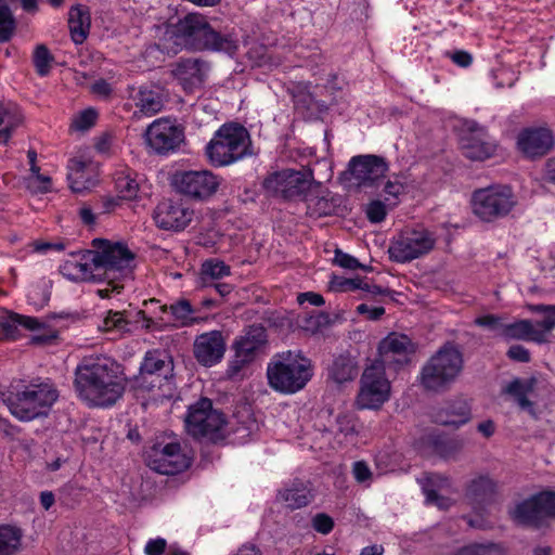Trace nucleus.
<instances>
[{
  "mask_svg": "<svg viewBox=\"0 0 555 555\" xmlns=\"http://www.w3.org/2000/svg\"><path fill=\"white\" fill-rule=\"evenodd\" d=\"M33 63L39 76H47L54 63V56L44 44H38L33 54Z\"/></svg>",
  "mask_w": 555,
  "mask_h": 555,
  "instance_id": "43",
  "label": "nucleus"
},
{
  "mask_svg": "<svg viewBox=\"0 0 555 555\" xmlns=\"http://www.w3.org/2000/svg\"><path fill=\"white\" fill-rule=\"evenodd\" d=\"M91 25L90 14L86 7L76 5L68 12V27L73 41L81 44L88 37Z\"/></svg>",
  "mask_w": 555,
  "mask_h": 555,
  "instance_id": "35",
  "label": "nucleus"
},
{
  "mask_svg": "<svg viewBox=\"0 0 555 555\" xmlns=\"http://www.w3.org/2000/svg\"><path fill=\"white\" fill-rule=\"evenodd\" d=\"M313 175L310 170L284 169L268 175L263 180L262 186L272 196L285 199L302 198L307 191H310L311 186H313Z\"/></svg>",
  "mask_w": 555,
  "mask_h": 555,
  "instance_id": "11",
  "label": "nucleus"
},
{
  "mask_svg": "<svg viewBox=\"0 0 555 555\" xmlns=\"http://www.w3.org/2000/svg\"><path fill=\"white\" fill-rule=\"evenodd\" d=\"M450 479L441 474H428L422 481V489L426 496L427 503L437 505L439 508H447L450 500L439 495V491L450 488Z\"/></svg>",
  "mask_w": 555,
  "mask_h": 555,
  "instance_id": "33",
  "label": "nucleus"
},
{
  "mask_svg": "<svg viewBox=\"0 0 555 555\" xmlns=\"http://www.w3.org/2000/svg\"><path fill=\"white\" fill-rule=\"evenodd\" d=\"M495 489L496 486L491 478L479 476L468 483L465 496L475 508H480L493 501Z\"/></svg>",
  "mask_w": 555,
  "mask_h": 555,
  "instance_id": "32",
  "label": "nucleus"
},
{
  "mask_svg": "<svg viewBox=\"0 0 555 555\" xmlns=\"http://www.w3.org/2000/svg\"><path fill=\"white\" fill-rule=\"evenodd\" d=\"M177 39L185 48L195 51H216L233 55L238 41L232 34H221L198 13H190L178 22L175 29Z\"/></svg>",
  "mask_w": 555,
  "mask_h": 555,
  "instance_id": "2",
  "label": "nucleus"
},
{
  "mask_svg": "<svg viewBox=\"0 0 555 555\" xmlns=\"http://www.w3.org/2000/svg\"><path fill=\"white\" fill-rule=\"evenodd\" d=\"M313 376L312 361L301 350L276 353L268 363L267 377L271 388L292 395L304 389Z\"/></svg>",
  "mask_w": 555,
  "mask_h": 555,
  "instance_id": "3",
  "label": "nucleus"
},
{
  "mask_svg": "<svg viewBox=\"0 0 555 555\" xmlns=\"http://www.w3.org/2000/svg\"><path fill=\"white\" fill-rule=\"evenodd\" d=\"M357 312L361 315H366L371 321H377L385 314L384 307H370L366 304H360L357 307Z\"/></svg>",
  "mask_w": 555,
  "mask_h": 555,
  "instance_id": "61",
  "label": "nucleus"
},
{
  "mask_svg": "<svg viewBox=\"0 0 555 555\" xmlns=\"http://www.w3.org/2000/svg\"><path fill=\"white\" fill-rule=\"evenodd\" d=\"M250 362L251 361L248 358L235 351L233 359L229 362L227 374L230 377H234Z\"/></svg>",
  "mask_w": 555,
  "mask_h": 555,
  "instance_id": "59",
  "label": "nucleus"
},
{
  "mask_svg": "<svg viewBox=\"0 0 555 555\" xmlns=\"http://www.w3.org/2000/svg\"><path fill=\"white\" fill-rule=\"evenodd\" d=\"M456 555H504L499 544H474L461 548Z\"/></svg>",
  "mask_w": 555,
  "mask_h": 555,
  "instance_id": "47",
  "label": "nucleus"
},
{
  "mask_svg": "<svg viewBox=\"0 0 555 555\" xmlns=\"http://www.w3.org/2000/svg\"><path fill=\"white\" fill-rule=\"evenodd\" d=\"M173 364L165 350L147 351L140 366V373L137 377L139 388L151 391L155 388L160 389L168 384L172 376Z\"/></svg>",
  "mask_w": 555,
  "mask_h": 555,
  "instance_id": "14",
  "label": "nucleus"
},
{
  "mask_svg": "<svg viewBox=\"0 0 555 555\" xmlns=\"http://www.w3.org/2000/svg\"><path fill=\"white\" fill-rule=\"evenodd\" d=\"M552 132L546 128H528L522 130L517 140L519 150L528 157L543 156L553 146Z\"/></svg>",
  "mask_w": 555,
  "mask_h": 555,
  "instance_id": "24",
  "label": "nucleus"
},
{
  "mask_svg": "<svg viewBox=\"0 0 555 555\" xmlns=\"http://www.w3.org/2000/svg\"><path fill=\"white\" fill-rule=\"evenodd\" d=\"M35 331L40 327L38 319L25 317L17 313L3 311L0 313V332L11 340H15L21 336V328Z\"/></svg>",
  "mask_w": 555,
  "mask_h": 555,
  "instance_id": "31",
  "label": "nucleus"
},
{
  "mask_svg": "<svg viewBox=\"0 0 555 555\" xmlns=\"http://www.w3.org/2000/svg\"><path fill=\"white\" fill-rule=\"evenodd\" d=\"M333 286L335 289L340 292L356 291L364 288L362 279H337L333 281Z\"/></svg>",
  "mask_w": 555,
  "mask_h": 555,
  "instance_id": "57",
  "label": "nucleus"
},
{
  "mask_svg": "<svg viewBox=\"0 0 555 555\" xmlns=\"http://www.w3.org/2000/svg\"><path fill=\"white\" fill-rule=\"evenodd\" d=\"M159 310L164 313L169 311L173 319L182 326L190 325L195 321L193 314L196 310L188 299H179L170 306H159Z\"/></svg>",
  "mask_w": 555,
  "mask_h": 555,
  "instance_id": "40",
  "label": "nucleus"
},
{
  "mask_svg": "<svg viewBox=\"0 0 555 555\" xmlns=\"http://www.w3.org/2000/svg\"><path fill=\"white\" fill-rule=\"evenodd\" d=\"M67 168V179L69 181L70 189L74 192H82L90 188L92 184L91 162H87L81 158H73L69 160Z\"/></svg>",
  "mask_w": 555,
  "mask_h": 555,
  "instance_id": "34",
  "label": "nucleus"
},
{
  "mask_svg": "<svg viewBox=\"0 0 555 555\" xmlns=\"http://www.w3.org/2000/svg\"><path fill=\"white\" fill-rule=\"evenodd\" d=\"M541 504L540 493L534 494L516 505L513 518L521 525L540 528L546 522Z\"/></svg>",
  "mask_w": 555,
  "mask_h": 555,
  "instance_id": "28",
  "label": "nucleus"
},
{
  "mask_svg": "<svg viewBox=\"0 0 555 555\" xmlns=\"http://www.w3.org/2000/svg\"><path fill=\"white\" fill-rule=\"evenodd\" d=\"M541 313H544L545 318L542 321L534 323V326L542 331L546 336V333L551 332L555 327V311L545 310Z\"/></svg>",
  "mask_w": 555,
  "mask_h": 555,
  "instance_id": "64",
  "label": "nucleus"
},
{
  "mask_svg": "<svg viewBox=\"0 0 555 555\" xmlns=\"http://www.w3.org/2000/svg\"><path fill=\"white\" fill-rule=\"evenodd\" d=\"M382 363H371L360 379V389L356 398L359 410H378L390 398V382L386 377Z\"/></svg>",
  "mask_w": 555,
  "mask_h": 555,
  "instance_id": "9",
  "label": "nucleus"
},
{
  "mask_svg": "<svg viewBox=\"0 0 555 555\" xmlns=\"http://www.w3.org/2000/svg\"><path fill=\"white\" fill-rule=\"evenodd\" d=\"M278 498L287 508L294 511L310 504L313 500V494L308 482L294 479L279 491Z\"/></svg>",
  "mask_w": 555,
  "mask_h": 555,
  "instance_id": "27",
  "label": "nucleus"
},
{
  "mask_svg": "<svg viewBox=\"0 0 555 555\" xmlns=\"http://www.w3.org/2000/svg\"><path fill=\"white\" fill-rule=\"evenodd\" d=\"M415 352L413 341L404 334L390 333L378 346V359L373 363H382L384 370H398L410 361Z\"/></svg>",
  "mask_w": 555,
  "mask_h": 555,
  "instance_id": "17",
  "label": "nucleus"
},
{
  "mask_svg": "<svg viewBox=\"0 0 555 555\" xmlns=\"http://www.w3.org/2000/svg\"><path fill=\"white\" fill-rule=\"evenodd\" d=\"M167 542L163 538L151 539L144 547L145 555H163L166 551Z\"/></svg>",
  "mask_w": 555,
  "mask_h": 555,
  "instance_id": "62",
  "label": "nucleus"
},
{
  "mask_svg": "<svg viewBox=\"0 0 555 555\" xmlns=\"http://www.w3.org/2000/svg\"><path fill=\"white\" fill-rule=\"evenodd\" d=\"M535 380L515 378L505 388V392L517 399L522 396H528L533 391Z\"/></svg>",
  "mask_w": 555,
  "mask_h": 555,
  "instance_id": "49",
  "label": "nucleus"
},
{
  "mask_svg": "<svg viewBox=\"0 0 555 555\" xmlns=\"http://www.w3.org/2000/svg\"><path fill=\"white\" fill-rule=\"evenodd\" d=\"M16 29V21L7 4H0V41L7 42L14 35Z\"/></svg>",
  "mask_w": 555,
  "mask_h": 555,
  "instance_id": "44",
  "label": "nucleus"
},
{
  "mask_svg": "<svg viewBox=\"0 0 555 555\" xmlns=\"http://www.w3.org/2000/svg\"><path fill=\"white\" fill-rule=\"evenodd\" d=\"M172 184L179 193L204 201L217 192L220 178L209 170L178 171L173 176Z\"/></svg>",
  "mask_w": 555,
  "mask_h": 555,
  "instance_id": "15",
  "label": "nucleus"
},
{
  "mask_svg": "<svg viewBox=\"0 0 555 555\" xmlns=\"http://www.w3.org/2000/svg\"><path fill=\"white\" fill-rule=\"evenodd\" d=\"M540 499L542 500V509L545 520L551 518L555 519V492L543 491L540 492Z\"/></svg>",
  "mask_w": 555,
  "mask_h": 555,
  "instance_id": "55",
  "label": "nucleus"
},
{
  "mask_svg": "<svg viewBox=\"0 0 555 555\" xmlns=\"http://www.w3.org/2000/svg\"><path fill=\"white\" fill-rule=\"evenodd\" d=\"M98 114L93 108H87L77 114L70 124V128L78 131H86L94 126Z\"/></svg>",
  "mask_w": 555,
  "mask_h": 555,
  "instance_id": "50",
  "label": "nucleus"
},
{
  "mask_svg": "<svg viewBox=\"0 0 555 555\" xmlns=\"http://www.w3.org/2000/svg\"><path fill=\"white\" fill-rule=\"evenodd\" d=\"M502 338L505 340H525L533 341L537 344H544L547 341L544 333L534 326L531 320H517L508 323L502 327Z\"/></svg>",
  "mask_w": 555,
  "mask_h": 555,
  "instance_id": "29",
  "label": "nucleus"
},
{
  "mask_svg": "<svg viewBox=\"0 0 555 555\" xmlns=\"http://www.w3.org/2000/svg\"><path fill=\"white\" fill-rule=\"evenodd\" d=\"M208 65L199 59H185L177 63L173 75L184 91L191 93L199 89L206 78Z\"/></svg>",
  "mask_w": 555,
  "mask_h": 555,
  "instance_id": "23",
  "label": "nucleus"
},
{
  "mask_svg": "<svg viewBox=\"0 0 555 555\" xmlns=\"http://www.w3.org/2000/svg\"><path fill=\"white\" fill-rule=\"evenodd\" d=\"M59 398V391L52 383H31L23 390L11 395L7 405L13 416L20 421H31L47 415Z\"/></svg>",
  "mask_w": 555,
  "mask_h": 555,
  "instance_id": "6",
  "label": "nucleus"
},
{
  "mask_svg": "<svg viewBox=\"0 0 555 555\" xmlns=\"http://www.w3.org/2000/svg\"><path fill=\"white\" fill-rule=\"evenodd\" d=\"M320 183L313 180V186L304 195L306 214L313 219L330 216L335 212L337 204L330 193H321Z\"/></svg>",
  "mask_w": 555,
  "mask_h": 555,
  "instance_id": "26",
  "label": "nucleus"
},
{
  "mask_svg": "<svg viewBox=\"0 0 555 555\" xmlns=\"http://www.w3.org/2000/svg\"><path fill=\"white\" fill-rule=\"evenodd\" d=\"M94 253L85 250L72 254L60 267V271L66 279L74 282L89 281L99 276L94 266Z\"/></svg>",
  "mask_w": 555,
  "mask_h": 555,
  "instance_id": "22",
  "label": "nucleus"
},
{
  "mask_svg": "<svg viewBox=\"0 0 555 555\" xmlns=\"http://www.w3.org/2000/svg\"><path fill=\"white\" fill-rule=\"evenodd\" d=\"M426 441L437 454L443 457L452 456L463 448L462 441L441 434H428Z\"/></svg>",
  "mask_w": 555,
  "mask_h": 555,
  "instance_id": "39",
  "label": "nucleus"
},
{
  "mask_svg": "<svg viewBox=\"0 0 555 555\" xmlns=\"http://www.w3.org/2000/svg\"><path fill=\"white\" fill-rule=\"evenodd\" d=\"M18 122L8 108L0 105V144H7L10 141Z\"/></svg>",
  "mask_w": 555,
  "mask_h": 555,
  "instance_id": "45",
  "label": "nucleus"
},
{
  "mask_svg": "<svg viewBox=\"0 0 555 555\" xmlns=\"http://www.w3.org/2000/svg\"><path fill=\"white\" fill-rule=\"evenodd\" d=\"M94 266L99 276L104 274L107 279H117L125 275L133 260V254L121 244H111L104 240H94Z\"/></svg>",
  "mask_w": 555,
  "mask_h": 555,
  "instance_id": "12",
  "label": "nucleus"
},
{
  "mask_svg": "<svg viewBox=\"0 0 555 555\" xmlns=\"http://www.w3.org/2000/svg\"><path fill=\"white\" fill-rule=\"evenodd\" d=\"M334 519L326 513H318L311 519L312 528L321 534H328L334 529Z\"/></svg>",
  "mask_w": 555,
  "mask_h": 555,
  "instance_id": "54",
  "label": "nucleus"
},
{
  "mask_svg": "<svg viewBox=\"0 0 555 555\" xmlns=\"http://www.w3.org/2000/svg\"><path fill=\"white\" fill-rule=\"evenodd\" d=\"M388 204L386 202L376 199L372 201L366 208V217L373 223H379L385 220L387 216Z\"/></svg>",
  "mask_w": 555,
  "mask_h": 555,
  "instance_id": "52",
  "label": "nucleus"
},
{
  "mask_svg": "<svg viewBox=\"0 0 555 555\" xmlns=\"http://www.w3.org/2000/svg\"><path fill=\"white\" fill-rule=\"evenodd\" d=\"M334 262L339 267L349 270H356L358 268H361V263L358 261L357 258L341 251L340 249H336Z\"/></svg>",
  "mask_w": 555,
  "mask_h": 555,
  "instance_id": "56",
  "label": "nucleus"
},
{
  "mask_svg": "<svg viewBox=\"0 0 555 555\" xmlns=\"http://www.w3.org/2000/svg\"><path fill=\"white\" fill-rule=\"evenodd\" d=\"M224 425L225 418L223 413L214 409L210 399L201 398L189 406L185 427L191 436L217 440L221 437L220 431Z\"/></svg>",
  "mask_w": 555,
  "mask_h": 555,
  "instance_id": "8",
  "label": "nucleus"
},
{
  "mask_svg": "<svg viewBox=\"0 0 555 555\" xmlns=\"http://www.w3.org/2000/svg\"><path fill=\"white\" fill-rule=\"evenodd\" d=\"M251 153L250 135L237 124L221 126L206 146V155L215 167L231 165Z\"/></svg>",
  "mask_w": 555,
  "mask_h": 555,
  "instance_id": "5",
  "label": "nucleus"
},
{
  "mask_svg": "<svg viewBox=\"0 0 555 555\" xmlns=\"http://www.w3.org/2000/svg\"><path fill=\"white\" fill-rule=\"evenodd\" d=\"M102 332L125 334L128 330V322L126 321V311H107L102 323L99 325Z\"/></svg>",
  "mask_w": 555,
  "mask_h": 555,
  "instance_id": "42",
  "label": "nucleus"
},
{
  "mask_svg": "<svg viewBox=\"0 0 555 555\" xmlns=\"http://www.w3.org/2000/svg\"><path fill=\"white\" fill-rule=\"evenodd\" d=\"M184 132L169 119L154 120L146 130V140L157 154H168L176 151L183 142Z\"/></svg>",
  "mask_w": 555,
  "mask_h": 555,
  "instance_id": "18",
  "label": "nucleus"
},
{
  "mask_svg": "<svg viewBox=\"0 0 555 555\" xmlns=\"http://www.w3.org/2000/svg\"><path fill=\"white\" fill-rule=\"evenodd\" d=\"M352 474L354 479L360 483L367 482L372 479V472L369 465L363 461L353 463Z\"/></svg>",
  "mask_w": 555,
  "mask_h": 555,
  "instance_id": "58",
  "label": "nucleus"
},
{
  "mask_svg": "<svg viewBox=\"0 0 555 555\" xmlns=\"http://www.w3.org/2000/svg\"><path fill=\"white\" fill-rule=\"evenodd\" d=\"M225 350V338L222 332L216 330L197 335L193 344L194 358L206 367L221 362Z\"/></svg>",
  "mask_w": 555,
  "mask_h": 555,
  "instance_id": "20",
  "label": "nucleus"
},
{
  "mask_svg": "<svg viewBox=\"0 0 555 555\" xmlns=\"http://www.w3.org/2000/svg\"><path fill=\"white\" fill-rule=\"evenodd\" d=\"M404 185L398 180H388L384 184L383 196L389 208H393L398 204L399 196L404 193Z\"/></svg>",
  "mask_w": 555,
  "mask_h": 555,
  "instance_id": "48",
  "label": "nucleus"
},
{
  "mask_svg": "<svg viewBox=\"0 0 555 555\" xmlns=\"http://www.w3.org/2000/svg\"><path fill=\"white\" fill-rule=\"evenodd\" d=\"M74 388L89 406H111L122 397L126 379L113 359L91 354L83 357L76 366Z\"/></svg>",
  "mask_w": 555,
  "mask_h": 555,
  "instance_id": "1",
  "label": "nucleus"
},
{
  "mask_svg": "<svg viewBox=\"0 0 555 555\" xmlns=\"http://www.w3.org/2000/svg\"><path fill=\"white\" fill-rule=\"evenodd\" d=\"M473 211L482 221L491 222L506 217L517 205L511 186L494 184L478 189L472 196Z\"/></svg>",
  "mask_w": 555,
  "mask_h": 555,
  "instance_id": "7",
  "label": "nucleus"
},
{
  "mask_svg": "<svg viewBox=\"0 0 555 555\" xmlns=\"http://www.w3.org/2000/svg\"><path fill=\"white\" fill-rule=\"evenodd\" d=\"M193 214V210L182 203L163 201L156 206L153 219L159 229L182 231L192 221Z\"/></svg>",
  "mask_w": 555,
  "mask_h": 555,
  "instance_id": "21",
  "label": "nucleus"
},
{
  "mask_svg": "<svg viewBox=\"0 0 555 555\" xmlns=\"http://www.w3.org/2000/svg\"><path fill=\"white\" fill-rule=\"evenodd\" d=\"M116 188L124 199H132L137 196L139 185L129 177H119L116 181Z\"/></svg>",
  "mask_w": 555,
  "mask_h": 555,
  "instance_id": "53",
  "label": "nucleus"
},
{
  "mask_svg": "<svg viewBox=\"0 0 555 555\" xmlns=\"http://www.w3.org/2000/svg\"><path fill=\"white\" fill-rule=\"evenodd\" d=\"M446 55L460 67H468L473 63L472 54L464 50L447 52Z\"/></svg>",
  "mask_w": 555,
  "mask_h": 555,
  "instance_id": "63",
  "label": "nucleus"
},
{
  "mask_svg": "<svg viewBox=\"0 0 555 555\" xmlns=\"http://www.w3.org/2000/svg\"><path fill=\"white\" fill-rule=\"evenodd\" d=\"M507 357L514 361L528 363L530 361V352L521 345H513L507 350Z\"/></svg>",
  "mask_w": 555,
  "mask_h": 555,
  "instance_id": "60",
  "label": "nucleus"
},
{
  "mask_svg": "<svg viewBox=\"0 0 555 555\" xmlns=\"http://www.w3.org/2000/svg\"><path fill=\"white\" fill-rule=\"evenodd\" d=\"M147 466L162 475L182 473L191 465V459L177 441H156L146 451Z\"/></svg>",
  "mask_w": 555,
  "mask_h": 555,
  "instance_id": "13",
  "label": "nucleus"
},
{
  "mask_svg": "<svg viewBox=\"0 0 555 555\" xmlns=\"http://www.w3.org/2000/svg\"><path fill=\"white\" fill-rule=\"evenodd\" d=\"M266 331L262 326H251L244 336L235 340L234 351L254 361L256 351L266 343Z\"/></svg>",
  "mask_w": 555,
  "mask_h": 555,
  "instance_id": "36",
  "label": "nucleus"
},
{
  "mask_svg": "<svg viewBox=\"0 0 555 555\" xmlns=\"http://www.w3.org/2000/svg\"><path fill=\"white\" fill-rule=\"evenodd\" d=\"M351 178L361 188H376L386 177L389 169L386 159L378 155L367 154L353 156L348 164Z\"/></svg>",
  "mask_w": 555,
  "mask_h": 555,
  "instance_id": "16",
  "label": "nucleus"
},
{
  "mask_svg": "<svg viewBox=\"0 0 555 555\" xmlns=\"http://www.w3.org/2000/svg\"><path fill=\"white\" fill-rule=\"evenodd\" d=\"M463 365L464 359L460 348L447 343L423 365L418 377L420 384L427 391L443 392L457 379Z\"/></svg>",
  "mask_w": 555,
  "mask_h": 555,
  "instance_id": "4",
  "label": "nucleus"
},
{
  "mask_svg": "<svg viewBox=\"0 0 555 555\" xmlns=\"http://www.w3.org/2000/svg\"><path fill=\"white\" fill-rule=\"evenodd\" d=\"M467 130L468 132L461 138L463 155L478 162L492 157L496 145L489 139L487 130L475 121L467 124Z\"/></svg>",
  "mask_w": 555,
  "mask_h": 555,
  "instance_id": "19",
  "label": "nucleus"
},
{
  "mask_svg": "<svg viewBox=\"0 0 555 555\" xmlns=\"http://www.w3.org/2000/svg\"><path fill=\"white\" fill-rule=\"evenodd\" d=\"M23 532L10 525H0V555H16L21 551Z\"/></svg>",
  "mask_w": 555,
  "mask_h": 555,
  "instance_id": "38",
  "label": "nucleus"
},
{
  "mask_svg": "<svg viewBox=\"0 0 555 555\" xmlns=\"http://www.w3.org/2000/svg\"><path fill=\"white\" fill-rule=\"evenodd\" d=\"M357 375V361L349 354H339L328 367V376L337 384L352 380Z\"/></svg>",
  "mask_w": 555,
  "mask_h": 555,
  "instance_id": "37",
  "label": "nucleus"
},
{
  "mask_svg": "<svg viewBox=\"0 0 555 555\" xmlns=\"http://www.w3.org/2000/svg\"><path fill=\"white\" fill-rule=\"evenodd\" d=\"M435 417L440 425L459 427L470 420V406L466 400L455 399L438 410Z\"/></svg>",
  "mask_w": 555,
  "mask_h": 555,
  "instance_id": "30",
  "label": "nucleus"
},
{
  "mask_svg": "<svg viewBox=\"0 0 555 555\" xmlns=\"http://www.w3.org/2000/svg\"><path fill=\"white\" fill-rule=\"evenodd\" d=\"M135 111L134 116L152 117L158 114L165 105V95L158 86H142L132 95Z\"/></svg>",
  "mask_w": 555,
  "mask_h": 555,
  "instance_id": "25",
  "label": "nucleus"
},
{
  "mask_svg": "<svg viewBox=\"0 0 555 555\" xmlns=\"http://www.w3.org/2000/svg\"><path fill=\"white\" fill-rule=\"evenodd\" d=\"M434 235L424 228L404 229L390 243V259L404 263L428 254L435 246Z\"/></svg>",
  "mask_w": 555,
  "mask_h": 555,
  "instance_id": "10",
  "label": "nucleus"
},
{
  "mask_svg": "<svg viewBox=\"0 0 555 555\" xmlns=\"http://www.w3.org/2000/svg\"><path fill=\"white\" fill-rule=\"evenodd\" d=\"M504 318L496 314H485L475 319L474 323L477 326L486 327L490 331H496L498 335L502 337V327H504L505 323L503 322Z\"/></svg>",
  "mask_w": 555,
  "mask_h": 555,
  "instance_id": "51",
  "label": "nucleus"
},
{
  "mask_svg": "<svg viewBox=\"0 0 555 555\" xmlns=\"http://www.w3.org/2000/svg\"><path fill=\"white\" fill-rule=\"evenodd\" d=\"M126 321L128 322L127 333H130L138 328L145 330L149 332L155 325L154 320L147 317L145 311L143 310H139L134 313L126 311Z\"/></svg>",
  "mask_w": 555,
  "mask_h": 555,
  "instance_id": "46",
  "label": "nucleus"
},
{
  "mask_svg": "<svg viewBox=\"0 0 555 555\" xmlns=\"http://www.w3.org/2000/svg\"><path fill=\"white\" fill-rule=\"evenodd\" d=\"M230 273V266L217 258L205 260L201 267V280L204 284H206L208 281L219 280L228 276Z\"/></svg>",
  "mask_w": 555,
  "mask_h": 555,
  "instance_id": "41",
  "label": "nucleus"
}]
</instances>
